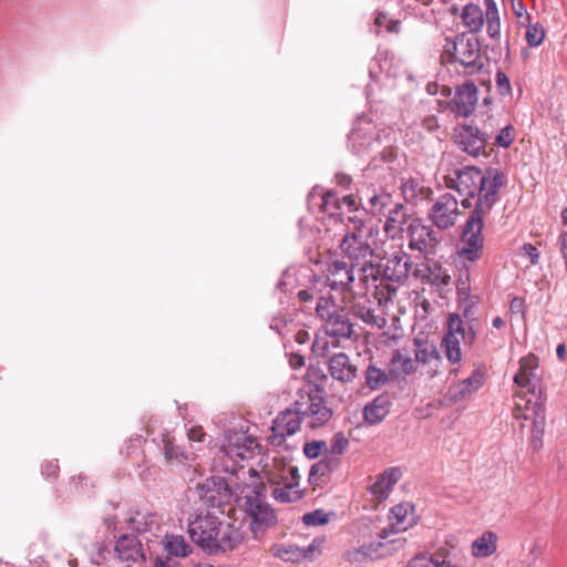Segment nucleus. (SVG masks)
I'll list each match as a JSON object with an SVG mask.
<instances>
[{
	"mask_svg": "<svg viewBox=\"0 0 567 567\" xmlns=\"http://www.w3.org/2000/svg\"><path fill=\"white\" fill-rule=\"evenodd\" d=\"M115 554L125 561L137 563L145 559L141 540L133 534H123L117 538Z\"/></svg>",
	"mask_w": 567,
	"mask_h": 567,
	"instance_id": "b1692460",
	"label": "nucleus"
},
{
	"mask_svg": "<svg viewBox=\"0 0 567 567\" xmlns=\"http://www.w3.org/2000/svg\"><path fill=\"white\" fill-rule=\"evenodd\" d=\"M526 28L525 40L529 47H539L545 39V29L540 23H530V20L525 23Z\"/></svg>",
	"mask_w": 567,
	"mask_h": 567,
	"instance_id": "a19ab883",
	"label": "nucleus"
},
{
	"mask_svg": "<svg viewBox=\"0 0 567 567\" xmlns=\"http://www.w3.org/2000/svg\"><path fill=\"white\" fill-rule=\"evenodd\" d=\"M159 447L167 461H183L184 452L175 444V436L166 432L162 435Z\"/></svg>",
	"mask_w": 567,
	"mask_h": 567,
	"instance_id": "72a5a7b5",
	"label": "nucleus"
},
{
	"mask_svg": "<svg viewBox=\"0 0 567 567\" xmlns=\"http://www.w3.org/2000/svg\"><path fill=\"white\" fill-rule=\"evenodd\" d=\"M256 446L257 443L254 439L244 434H235L228 437L227 444H224L219 452L236 463L238 460L248 458Z\"/></svg>",
	"mask_w": 567,
	"mask_h": 567,
	"instance_id": "5701e85b",
	"label": "nucleus"
},
{
	"mask_svg": "<svg viewBox=\"0 0 567 567\" xmlns=\"http://www.w3.org/2000/svg\"><path fill=\"white\" fill-rule=\"evenodd\" d=\"M161 546L167 555L175 558H186L193 551L185 537L176 534H166L161 539Z\"/></svg>",
	"mask_w": 567,
	"mask_h": 567,
	"instance_id": "c85d7f7f",
	"label": "nucleus"
},
{
	"mask_svg": "<svg viewBox=\"0 0 567 567\" xmlns=\"http://www.w3.org/2000/svg\"><path fill=\"white\" fill-rule=\"evenodd\" d=\"M504 184V175L496 168H489L485 173L474 166H466L451 178L447 186L455 188L460 196L464 197L463 205L471 206L468 200L477 196L475 208L488 204V209L498 199V190Z\"/></svg>",
	"mask_w": 567,
	"mask_h": 567,
	"instance_id": "f257e3e1",
	"label": "nucleus"
},
{
	"mask_svg": "<svg viewBox=\"0 0 567 567\" xmlns=\"http://www.w3.org/2000/svg\"><path fill=\"white\" fill-rule=\"evenodd\" d=\"M272 556L286 561H298L302 559L300 547L291 544H277L270 548Z\"/></svg>",
	"mask_w": 567,
	"mask_h": 567,
	"instance_id": "f704fd0d",
	"label": "nucleus"
},
{
	"mask_svg": "<svg viewBox=\"0 0 567 567\" xmlns=\"http://www.w3.org/2000/svg\"><path fill=\"white\" fill-rule=\"evenodd\" d=\"M402 210L403 206L399 204L392 209V239L396 237L400 239L406 238L412 250H417L424 256L434 254L440 243L436 231L419 219H411L406 229H404L403 225L408 220L405 219L406 212Z\"/></svg>",
	"mask_w": 567,
	"mask_h": 567,
	"instance_id": "20e7f679",
	"label": "nucleus"
},
{
	"mask_svg": "<svg viewBox=\"0 0 567 567\" xmlns=\"http://www.w3.org/2000/svg\"><path fill=\"white\" fill-rule=\"evenodd\" d=\"M419 522L414 504L402 502L392 507V534L405 532Z\"/></svg>",
	"mask_w": 567,
	"mask_h": 567,
	"instance_id": "393cba45",
	"label": "nucleus"
},
{
	"mask_svg": "<svg viewBox=\"0 0 567 567\" xmlns=\"http://www.w3.org/2000/svg\"><path fill=\"white\" fill-rule=\"evenodd\" d=\"M316 311L322 320V329L327 336L337 342L349 340L354 334L353 324L342 310L338 308L331 296H321L316 305Z\"/></svg>",
	"mask_w": 567,
	"mask_h": 567,
	"instance_id": "423d86ee",
	"label": "nucleus"
},
{
	"mask_svg": "<svg viewBox=\"0 0 567 567\" xmlns=\"http://www.w3.org/2000/svg\"><path fill=\"white\" fill-rule=\"evenodd\" d=\"M509 309L512 312L515 313H523L524 312V299L519 297H515L512 299Z\"/></svg>",
	"mask_w": 567,
	"mask_h": 567,
	"instance_id": "680f3d73",
	"label": "nucleus"
},
{
	"mask_svg": "<svg viewBox=\"0 0 567 567\" xmlns=\"http://www.w3.org/2000/svg\"><path fill=\"white\" fill-rule=\"evenodd\" d=\"M498 536L492 530H485L471 545V554L475 558H486L497 550Z\"/></svg>",
	"mask_w": 567,
	"mask_h": 567,
	"instance_id": "c756f323",
	"label": "nucleus"
},
{
	"mask_svg": "<svg viewBox=\"0 0 567 567\" xmlns=\"http://www.w3.org/2000/svg\"><path fill=\"white\" fill-rule=\"evenodd\" d=\"M330 338L324 333V336H316L313 342H312V351L317 357H328L330 352V348H337L340 342H337L334 339L331 341L328 339Z\"/></svg>",
	"mask_w": 567,
	"mask_h": 567,
	"instance_id": "37998d69",
	"label": "nucleus"
},
{
	"mask_svg": "<svg viewBox=\"0 0 567 567\" xmlns=\"http://www.w3.org/2000/svg\"><path fill=\"white\" fill-rule=\"evenodd\" d=\"M390 413V394L383 392L363 409V419L370 425L381 423Z\"/></svg>",
	"mask_w": 567,
	"mask_h": 567,
	"instance_id": "a878e982",
	"label": "nucleus"
},
{
	"mask_svg": "<svg viewBox=\"0 0 567 567\" xmlns=\"http://www.w3.org/2000/svg\"><path fill=\"white\" fill-rule=\"evenodd\" d=\"M370 492L379 504L386 501L390 493V475L386 473V471L377 482L371 485Z\"/></svg>",
	"mask_w": 567,
	"mask_h": 567,
	"instance_id": "58836bf2",
	"label": "nucleus"
},
{
	"mask_svg": "<svg viewBox=\"0 0 567 567\" xmlns=\"http://www.w3.org/2000/svg\"><path fill=\"white\" fill-rule=\"evenodd\" d=\"M265 487L248 488L244 492V508L251 518L250 527L257 536L259 532L275 526L278 522L275 509L265 501L262 491Z\"/></svg>",
	"mask_w": 567,
	"mask_h": 567,
	"instance_id": "0eeeda50",
	"label": "nucleus"
},
{
	"mask_svg": "<svg viewBox=\"0 0 567 567\" xmlns=\"http://www.w3.org/2000/svg\"><path fill=\"white\" fill-rule=\"evenodd\" d=\"M390 522L381 526L377 532V538L364 545L369 559L375 560L385 557L390 553Z\"/></svg>",
	"mask_w": 567,
	"mask_h": 567,
	"instance_id": "cd10ccee",
	"label": "nucleus"
},
{
	"mask_svg": "<svg viewBox=\"0 0 567 567\" xmlns=\"http://www.w3.org/2000/svg\"><path fill=\"white\" fill-rule=\"evenodd\" d=\"M513 415L516 420L532 421L530 444L534 450H539L545 429V405L538 391L516 392Z\"/></svg>",
	"mask_w": 567,
	"mask_h": 567,
	"instance_id": "39448f33",
	"label": "nucleus"
},
{
	"mask_svg": "<svg viewBox=\"0 0 567 567\" xmlns=\"http://www.w3.org/2000/svg\"><path fill=\"white\" fill-rule=\"evenodd\" d=\"M341 204L349 207L350 210L355 208V198L353 195H346L342 197V200H340Z\"/></svg>",
	"mask_w": 567,
	"mask_h": 567,
	"instance_id": "338daca9",
	"label": "nucleus"
},
{
	"mask_svg": "<svg viewBox=\"0 0 567 567\" xmlns=\"http://www.w3.org/2000/svg\"><path fill=\"white\" fill-rule=\"evenodd\" d=\"M272 497L280 503H293L301 498V491L298 488V480L281 481V484H275Z\"/></svg>",
	"mask_w": 567,
	"mask_h": 567,
	"instance_id": "2f4dec72",
	"label": "nucleus"
},
{
	"mask_svg": "<svg viewBox=\"0 0 567 567\" xmlns=\"http://www.w3.org/2000/svg\"><path fill=\"white\" fill-rule=\"evenodd\" d=\"M495 84L497 92L501 95H508L511 93V83L508 76L502 72L498 71L495 75Z\"/></svg>",
	"mask_w": 567,
	"mask_h": 567,
	"instance_id": "864d4df0",
	"label": "nucleus"
},
{
	"mask_svg": "<svg viewBox=\"0 0 567 567\" xmlns=\"http://www.w3.org/2000/svg\"><path fill=\"white\" fill-rule=\"evenodd\" d=\"M175 557L167 555L166 557H156L155 567H178V564L174 560Z\"/></svg>",
	"mask_w": 567,
	"mask_h": 567,
	"instance_id": "052dcab7",
	"label": "nucleus"
},
{
	"mask_svg": "<svg viewBox=\"0 0 567 567\" xmlns=\"http://www.w3.org/2000/svg\"><path fill=\"white\" fill-rule=\"evenodd\" d=\"M339 465V460L337 457H329L326 455L322 460L315 463L309 473V478L311 480H318L320 477H323L331 473L333 470H336Z\"/></svg>",
	"mask_w": 567,
	"mask_h": 567,
	"instance_id": "c9c22d12",
	"label": "nucleus"
},
{
	"mask_svg": "<svg viewBox=\"0 0 567 567\" xmlns=\"http://www.w3.org/2000/svg\"><path fill=\"white\" fill-rule=\"evenodd\" d=\"M458 203L451 194L439 196L429 210V218L439 229L452 228L461 216Z\"/></svg>",
	"mask_w": 567,
	"mask_h": 567,
	"instance_id": "ddd939ff",
	"label": "nucleus"
},
{
	"mask_svg": "<svg viewBox=\"0 0 567 567\" xmlns=\"http://www.w3.org/2000/svg\"><path fill=\"white\" fill-rule=\"evenodd\" d=\"M320 208L328 216L334 217L339 215L341 202L334 192L328 190L321 195Z\"/></svg>",
	"mask_w": 567,
	"mask_h": 567,
	"instance_id": "ea45409f",
	"label": "nucleus"
},
{
	"mask_svg": "<svg viewBox=\"0 0 567 567\" xmlns=\"http://www.w3.org/2000/svg\"><path fill=\"white\" fill-rule=\"evenodd\" d=\"M514 141V128L513 126H505L497 134L495 143L502 147H509Z\"/></svg>",
	"mask_w": 567,
	"mask_h": 567,
	"instance_id": "603ef678",
	"label": "nucleus"
},
{
	"mask_svg": "<svg viewBox=\"0 0 567 567\" xmlns=\"http://www.w3.org/2000/svg\"><path fill=\"white\" fill-rule=\"evenodd\" d=\"M400 189L406 203H415L423 197L424 187L417 179L410 178L402 182Z\"/></svg>",
	"mask_w": 567,
	"mask_h": 567,
	"instance_id": "e433bc0d",
	"label": "nucleus"
},
{
	"mask_svg": "<svg viewBox=\"0 0 567 567\" xmlns=\"http://www.w3.org/2000/svg\"><path fill=\"white\" fill-rule=\"evenodd\" d=\"M340 248L343 254V258H347L349 264H355L361 274L362 268L373 265L372 262H365L367 257L371 255V250L369 245L365 244L358 234L351 233L344 235ZM388 264L389 260L384 265L389 267Z\"/></svg>",
	"mask_w": 567,
	"mask_h": 567,
	"instance_id": "a211bd4d",
	"label": "nucleus"
},
{
	"mask_svg": "<svg viewBox=\"0 0 567 567\" xmlns=\"http://www.w3.org/2000/svg\"><path fill=\"white\" fill-rule=\"evenodd\" d=\"M42 475L47 478L56 477L59 473V465L56 461H48L42 465Z\"/></svg>",
	"mask_w": 567,
	"mask_h": 567,
	"instance_id": "6e6d98bb",
	"label": "nucleus"
},
{
	"mask_svg": "<svg viewBox=\"0 0 567 567\" xmlns=\"http://www.w3.org/2000/svg\"><path fill=\"white\" fill-rule=\"evenodd\" d=\"M358 267L355 264H349L347 260L336 259L329 264L327 280L331 289L341 290L342 292L349 293L344 296V302H351V288L354 281V270Z\"/></svg>",
	"mask_w": 567,
	"mask_h": 567,
	"instance_id": "2eb2a0df",
	"label": "nucleus"
},
{
	"mask_svg": "<svg viewBox=\"0 0 567 567\" xmlns=\"http://www.w3.org/2000/svg\"><path fill=\"white\" fill-rule=\"evenodd\" d=\"M512 10L517 18V23L519 25H525L530 20L528 12L526 11V7L522 0H512Z\"/></svg>",
	"mask_w": 567,
	"mask_h": 567,
	"instance_id": "8fccbe9b",
	"label": "nucleus"
},
{
	"mask_svg": "<svg viewBox=\"0 0 567 567\" xmlns=\"http://www.w3.org/2000/svg\"><path fill=\"white\" fill-rule=\"evenodd\" d=\"M329 372L334 380L350 382L355 378L357 368L344 353H337L329 360Z\"/></svg>",
	"mask_w": 567,
	"mask_h": 567,
	"instance_id": "bb28decb",
	"label": "nucleus"
},
{
	"mask_svg": "<svg viewBox=\"0 0 567 567\" xmlns=\"http://www.w3.org/2000/svg\"><path fill=\"white\" fill-rule=\"evenodd\" d=\"M392 282L393 281H402L408 277L410 268L412 267V261L409 256L403 254L402 256H395L392 259Z\"/></svg>",
	"mask_w": 567,
	"mask_h": 567,
	"instance_id": "4c0bfd02",
	"label": "nucleus"
},
{
	"mask_svg": "<svg viewBox=\"0 0 567 567\" xmlns=\"http://www.w3.org/2000/svg\"><path fill=\"white\" fill-rule=\"evenodd\" d=\"M414 359L398 350L392 355V373L400 371L410 374L416 370L417 363L440 362L439 351L433 342L414 339Z\"/></svg>",
	"mask_w": 567,
	"mask_h": 567,
	"instance_id": "9d476101",
	"label": "nucleus"
},
{
	"mask_svg": "<svg viewBox=\"0 0 567 567\" xmlns=\"http://www.w3.org/2000/svg\"><path fill=\"white\" fill-rule=\"evenodd\" d=\"M349 442L348 440L346 439V436L342 434V433H336L333 436H332V440H331V443H330V447L327 450L328 451V456L329 457H337L339 461H340V455L343 454V452L346 451L347 446H348Z\"/></svg>",
	"mask_w": 567,
	"mask_h": 567,
	"instance_id": "c03bdc74",
	"label": "nucleus"
},
{
	"mask_svg": "<svg viewBox=\"0 0 567 567\" xmlns=\"http://www.w3.org/2000/svg\"><path fill=\"white\" fill-rule=\"evenodd\" d=\"M264 476L271 484H281V481H296L299 478L298 468L288 463L287 458L280 455L267 457L261 470Z\"/></svg>",
	"mask_w": 567,
	"mask_h": 567,
	"instance_id": "4be33fe9",
	"label": "nucleus"
},
{
	"mask_svg": "<svg viewBox=\"0 0 567 567\" xmlns=\"http://www.w3.org/2000/svg\"><path fill=\"white\" fill-rule=\"evenodd\" d=\"M388 382L385 371L370 364L365 371V383L371 390H377Z\"/></svg>",
	"mask_w": 567,
	"mask_h": 567,
	"instance_id": "79ce46f5",
	"label": "nucleus"
},
{
	"mask_svg": "<svg viewBox=\"0 0 567 567\" xmlns=\"http://www.w3.org/2000/svg\"><path fill=\"white\" fill-rule=\"evenodd\" d=\"M96 548H97V555H96V557H93L92 560L94 564L99 565L105 559V557H104L105 548L99 544H96Z\"/></svg>",
	"mask_w": 567,
	"mask_h": 567,
	"instance_id": "774afa93",
	"label": "nucleus"
},
{
	"mask_svg": "<svg viewBox=\"0 0 567 567\" xmlns=\"http://www.w3.org/2000/svg\"><path fill=\"white\" fill-rule=\"evenodd\" d=\"M301 421L302 419L297 406L280 412L270 427L268 443L277 449H292L293 445L288 442V439L300 430Z\"/></svg>",
	"mask_w": 567,
	"mask_h": 567,
	"instance_id": "9b49d317",
	"label": "nucleus"
},
{
	"mask_svg": "<svg viewBox=\"0 0 567 567\" xmlns=\"http://www.w3.org/2000/svg\"><path fill=\"white\" fill-rule=\"evenodd\" d=\"M328 446L323 441H312L306 443L303 446V453L308 458H317L323 452H327Z\"/></svg>",
	"mask_w": 567,
	"mask_h": 567,
	"instance_id": "09e8293b",
	"label": "nucleus"
},
{
	"mask_svg": "<svg viewBox=\"0 0 567 567\" xmlns=\"http://www.w3.org/2000/svg\"><path fill=\"white\" fill-rule=\"evenodd\" d=\"M301 419H308L310 427L316 429L326 424L332 416V410L320 395H309L305 403H296Z\"/></svg>",
	"mask_w": 567,
	"mask_h": 567,
	"instance_id": "6ab92c4d",
	"label": "nucleus"
},
{
	"mask_svg": "<svg viewBox=\"0 0 567 567\" xmlns=\"http://www.w3.org/2000/svg\"><path fill=\"white\" fill-rule=\"evenodd\" d=\"M329 522V514L323 509H316L302 516V523L307 526L324 525Z\"/></svg>",
	"mask_w": 567,
	"mask_h": 567,
	"instance_id": "49530a36",
	"label": "nucleus"
},
{
	"mask_svg": "<svg viewBox=\"0 0 567 567\" xmlns=\"http://www.w3.org/2000/svg\"><path fill=\"white\" fill-rule=\"evenodd\" d=\"M384 27L385 31H390V20L386 13L379 12L374 20V32L380 33V28Z\"/></svg>",
	"mask_w": 567,
	"mask_h": 567,
	"instance_id": "4d7b16f0",
	"label": "nucleus"
},
{
	"mask_svg": "<svg viewBox=\"0 0 567 567\" xmlns=\"http://www.w3.org/2000/svg\"><path fill=\"white\" fill-rule=\"evenodd\" d=\"M188 534L194 544L208 554L229 551L243 540L240 530L231 524L224 525L210 513L198 514L188 519Z\"/></svg>",
	"mask_w": 567,
	"mask_h": 567,
	"instance_id": "f03ea898",
	"label": "nucleus"
},
{
	"mask_svg": "<svg viewBox=\"0 0 567 567\" xmlns=\"http://www.w3.org/2000/svg\"><path fill=\"white\" fill-rule=\"evenodd\" d=\"M363 281L372 279L374 284V298L378 301L375 308L365 307L362 302H353L352 311L355 317L362 319L365 323L378 329L386 326V306L390 301V276L386 265H371L362 268Z\"/></svg>",
	"mask_w": 567,
	"mask_h": 567,
	"instance_id": "7ed1b4c3",
	"label": "nucleus"
},
{
	"mask_svg": "<svg viewBox=\"0 0 567 567\" xmlns=\"http://www.w3.org/2000/svg\"><path fill=\"white\" fill-rule=\"evenodd\" d=\"M444 53L451 54L453 60L464 68L466 74H475L484 66L477 39L458 35L454 41L446 43Z\"/></svg>",
	"mask_w": 567,
	"mask_h": 567,
	"instance_id": "1a4fd4ad",
	"label": "nucleus"
},
{
	"mask_svg": "<svg viewBox=\"0 0 567 567\" xmlns=\"http://www.w3.org/2000/svg\"><path fill=\"white\" fill-rule=\"evenodd\" d=\"M478 101L477 86L470 81L456 86L454 96L449 102V107L456 116L467 117L476 109Z\"/></svg>",
	"mask_w": 567,
	"mask_h": 567,
	"instance_id": "f3484780",
	"label": "nucleus"
},
{
	"mask_svg": "<svg viewBox=\"0 0 567 567\" xmlns=\"http://www.w3.org/2000/svg\"><path fill=\"white\" fill-rule=\"evenodd\" d=\"M344 559L351 564L353 563H362L365 559H369L367 554V548L363 545L360 548H352L344 553Z\"/></svg>",
	"mask_w": 567,
	"mask_h": 567,
	"instance_id": "3c124183",
	"label": "nucleus"
},
{
	"mask_svg": "<svg viewBox=\"0 0 567 567\" xmlns=\"http://www.w3.org/2000/svg\"><path fill=\"white\" fill-rule=\"evenodd\" d=\"M337 183L342 188L347 189L351 184V177L344 174H338L336 176Z\"/></svg>",
	"mask_w": 567,
	"mask_h": 567,
	"instance_id": "0e129e2a",
	"label": "nucleus"
},
{
	"mask_svg": "<svg viewBox=\"0 0 567 567\" xmlns=\"http://www.w3.org/2000/svg\"><path fill=\"white\" fill-rule=\"evenodd\" d=\"M559 243H560V251L565 261V266L567 268V231L560 234L559 236Z\"/></svg>",
	"mask_w": 567,
	"mask_h": 567,
	"instance_id": "e2e57ef3",
	"label": "nucleus"
},
{
	"mask_svg": "<svg viewBox=\"0 0 567 567\" xmlns=\"http://www.w3.org/2000/svg\"><path fill=\"white\" fill-rule=\"evenodd\" d=\"M518 371L514 375V383L517 385V392H535L540 388V377L537 373L539 358L534 353L524 355L518 361Z\"/></svg>",
	"mask_w": 567,
	"mask_h": 567,
	"instance_id": "4468645a",
	"label": "nucleus"
},
{
	"mask_svg": "<svg viewBox=\"0 0 567 567\" xmlns=\"http://www.w3.org/2000/svg\"><path fill=\"white\" fill-rule=\"evenodd\" d=\"M468 338L473 342L475 333L472 329L466 333L464 322L460 315L451 313L447 319L446 331L442 338L441 348L451 363H458L462 360L461 341Z\"/></svg>",
	"mask_w": 567,
	"mask_h": 567,
	"instance_id": "f8f14e48",
	"label": "nucleus"
},
{
	"mask_svg": "<svg viewBox=\"0 0 567 567\" xmlns=\"http://www.w3.org/2000/svg\"><path fill=\"white\" fill-rule=\"evenodd\" d=\"M461 21L464 28L472 33H478L485 22V14L480 6L468 3L461 11Z\"/></svg>",
	"mask_w": 567,
	"mask_h": 567,
	"instance_id": "7c9ffc66",
	"label": "nucleus"
},
{
	"mask_svg": "<svg viewBox=\"0 0 567 567\" xmlns=\"http://www.w3.org/2000/svg\"><path fill=\"white\" fill-rule=\"evenodd\" d=\"M452 547L453 546L446 542L443 546H440L436 549V556L439 559H441L440 561H451L449 558L451 556Z\"/></svg>",
	"mask_w": 567,
	"mask_h": 567,
	"instance_id": "bf43d9fd",
	"label": "nucleus"
},
{
	"mask_svg": "<svg viewBox=\"0 0 567 567\" xmlns=\"http://www.w3.org/2000/svg\"><path fill=\"white\" fill-rule=\"evenodd\" d=\"M324 544V538H315L307 547H300V554L302 559H315L321 551V547Z\"/></svg>",
	"mask_w": 567,
	"mask_h": 567,
	"instance_id": "de8ad7c7",
	"label": "nucleus"
},
{
	"mask_svg": "<svg viewBox=\"0 0 567 567\" xmlns=\"http://www.w3.org/2000/svg\"><path fill=\"white\" fill-rule=\"evenodd\" d=\"M187 436L192 442H202L205 436V432L200 426H193L187 431Z\"/></svg>",
	"mask_w": 567,
	"mask_h": 567,
	"instance_id": "13d9d810",
	"label": "nucleus"
},
{
	"mask_svg": "<svg viewBox=\"0 0 567 567\" xmlns=\"http://www.w3.org/2000/svg\"><path fill=\"white\" fill-rule=\"evenodd\" d=\"M455 142L460 148L473 157L485 153L486 137L478 127L461 125L455 128Z\"/></svg>",
	"mask_w": 567,
	"mask_h": 567,
	"instance_id": "412c9836",
	"label": "nucleus"
},
{
	"mask_svg": "<svg viewBox=\"0 0 567 567\" xmlns=\"http://www.w3.org/2000/svg\"><path fill=\"white\" fill-rule=\"evenodd\" d=\"M486 11V31L491 39L499 41L501 39V20L498 9L494 0H485Z\"/></svg>",
	"mask_w": 567,
	"mask_h": 567,
	"instance_id": "473e14b6",
	"label": "nucleus"
},
{
	"mask_svg": "<svg viewBox=\"0 0 567 567\" xmlns=\"http://www.w3.org/2000/svg\"><path fill=\"white\" fill-rule=\"evenodd\" d=\"M439 559H435L430 553L423 551L412 557L405 567H437Z\"/></svg>",
	"mask_w": 567,
	"mask_h": 567,
	"instance_id": "a18cd8bd",
	"label": "nucleus"
},
{
	"mask_svg": "<svg viewBox=\"0 0 567 567\" xmlns=\"http://www.w3.org/2000/svg\"><path fill=\"white\" fill-rule=\"evenodd\" d=\"M520 251H522L520 252L522 255L526 256L529 259L532 265L538 264L539 252L533 244H529V243L524 244L520 248Z\"/></svg>",
	"mask_w": 567,
	"mask_h": 567,
	"instance_id": "5fc2aeb1",
	"label": "nucleus"
},
{
	"mask_svg": "<svg viewBox=\"0 0 567 567\" xmlns=\"http://www.w3.org/2000/svg\"><path fill=\"white\" fill-rule=\"evenodd\" d=\"M489 210L488 204L483 205V208H474L463 227L461 236L463 247L460 250V256L468 261H476L482 256L484 217Z\"/></svg>",
	"mask_w": 567,
	"mask_h": 567,
	"instance_id": "6e6552de",
	"label": "nucleus"
},
{
	"mask_svg": "<svg viewBox=\"0 0 567 567\" xmlns=\"http://www.w3.org/2000/svg\"><path fill=\"white\" fill-rule=\"evenodd\" d=\"M124 523L127 530L145 536L147 540H150L148 536L156 537L161 529V518L155 513L147 511L128 513Z\"/></svg>",
	"mask_w": 567,
	"mask_h": 567,
	"instance_id": "aec40b11",
	"label": "nucleus"
},
{
	"mask_svg": "<svg viewBox=\"0 0 567 567\" xmlns=\"http://www.w3.org/2000/svg\"><path fill=\"white\" fill-rule=\"evenodd\" d=\"M485 383V371L482 368L475 369L466 379L451 384L444 395L449 404H456L468 400L473 393L477 392Z\"/></svg>",
	"mask_w": 567,
	"mask_h": 567,
	"instance_id": "dca6fc26",
	"label": "nucleus"
},
{
	"mask_svg": "<svg viewBox=\"0 0 567 567\" xmlns=\"http://www.w3.org/2000/svg\"><path fill=\"white\" fill-rule=\"evenodd\" d=\"M289 362H290L291 368H293V369H298V368H301L305 365V359L300 354L291 355Z\"/></svg>",
	"mask_w": 567,
	"mask_h": 567,
	"instance_id": "69168bd1",
	"label": "nucleus"
}]
</instances>
